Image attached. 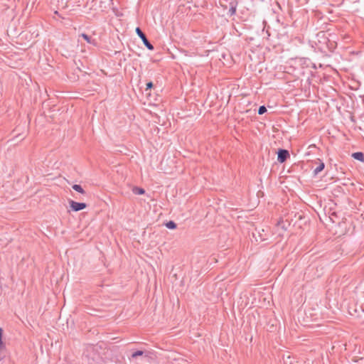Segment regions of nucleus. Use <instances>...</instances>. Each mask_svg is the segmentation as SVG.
Returning <instances> with one entry per match:
<instances>
[{
	"instance_id": "f257e3e1",
	"label": "nucleus",
	"mask_w": 364,
	"mask_h": 364,
	"mask_svg": "<svg viewBox=\"0 0 364 364\" xmlns=\"http://www.w3.org/2000/svg\"><path fill=\"white\" fill-rule=\"evenodd\" d=\"M252 235L257 242H262L267 240V233L264 229L255 228Z\"/></svg>"
},
{
	"instance_id": "f03ea898",
	"label": "nucleus",
	"mask_w": 364,
	"mask_h": 364,
	"mask_svg": "<svg viewBox=\"0 0 364 364\" xmlns=\"http://www.w3.org/2000/svg\"><path fill=\"white\" fill-rule=\"evenodd\" d=\"M136 33H137V35L139 36V37L141 39V41H143L144 46L150 50H154V46H152V44L148 41L146 35L142 32V31L139 28L137 27L136 28Z\"/></svg>"
},
{
	"instance_id": "7ed1b4c3",
	"label": "nucleus",
	"mask_w": 364,
	"mask_h": 364,
	"mask_svg": "<svg viewBox=\"0 0 364 364\" xmlns=\"http://www.w3.org/2000/svg\"><path fill=\"white\" fill-rule=\"evenodd\" d=\"M70 208L73 211H80L87 207V204L85 203H78L73 200L70 201Z\"/></svg>"
},
{
	"instance_id": "20e7f679",
	"label": "nucleus",
	"mask_w": 364,
	"mask_h": 364,
	"mask_svg": "<svg viewBox=\"0 0 364 364\" xmlns=\"http://www.w3.org/2000/svg\"><path fill=\"white\" fill-rule=\"evenodd\" d=\"M277 154V161L279 163H284L289 157V153L286 149H279Z\"/></svg>"
},
{
	"instance_id": "39448f33",
	"label": "nucleus",
	"mask_w": 364,
	"mask_h": 364,
	"mask_svg": "<svg viewBox=\"0 0 364 364\" xmlns=\"http://www.w3.org/2000/svg\"><path fill=\"white\" fill-rule=\"evenodd\" d=\"M352 156L361 162L364 161V154L363 152H355L352 154Z\"/></svg>"
},
{
	"instance_id": "423d86ee",
	"label": "nucleus",
	"mask_w": 364,
	"mask_h": 364,
	"mask_svg": "<svg viewBox=\"0 0 364 364\" xmlns=\"http://www.w3.org/2000/svg\"><path fill=\"white\" fill-rule=\"evenodd\" d=\"M319 161L318 166L314 170V173L315 175H317L318 173H320L325 167V164L323 162H322L321 160L318 159Z\"/></svg>"
},
{
	"instance_id": "0eeeda50",
	"label": "nucleus",
	"mask_w": 364,
	"mask_h": 364,
	"mask_svg": "<svg viewBox=\"0 0 364 364\" xmlns=\"http://www.w3.org/2000/svg\"><path fill=\"white\" fill-rule=\"evenodd\" d=\"M80 36L82 37L88 43L95 45V41L94 39H92V38L88 35L85 33H82Z\"/></svg>"
},
{
	"instance_id": "6e6552de",
	"label": "nucleus",
	"mask_w": 364,
	"mask_h": 364,
	"mask_svg": "<svg viewBox=\"0 0 364 364\" xmlns=\"http://www.w3.org/2000/svg\"><path fill=\"white\" fill-rule=\"evenodd\" d=\"M236 6H237V4H235V3H230V7L229 9V11L228 12V14L229 16H233L236 13Z\"/></svg>"
},
{
	"instance_id": "1a4fd4ad",
	"label": "nucleus",
	"mask_w": 364,
	"mask_h": 364,
	"mask_svg": "<svg viewBox=\"0 0 364 364\" xmlns=\"http://www.w3.org/2000/svg\"><path fill=\"white\" fill-rule=\"evenodd\" d=\"M132 192L136 195H143L145 193V191L142 188L134 186L132 188Z\"/></svg>"
},
{
	"instance_id": "9d476101",
	"label": "nucleus",
	"mask_w": 364,
	"mask_h": 364,
	"mask_svg": "<svg viewBox=\"0 0 364 364\" xmlns=\"http://www.w3.org/2000/svg\"><path fill=\"white\" fill-rule=\"evenodd\" d=\"M73 190H75V191L78 192V193H80L82 194H85V192L84 191V189L82 188V186L80 185H78V184H74L73 186Z\"/></svg>"
},
{
	"instance_id": "9b49d317",
	"label": "nucleus",
	"mask_w": 364,
	"mask_h": 364,
	"mask_svg": "<svg viewBox=\"0 0 364 364\" xmlns=\"http://www.w3.org/2000/svg\"><path fill=\"white\" fill-rule=\"evenodd\" d=\"M166 228L168 229H175L176 228V224L173 221H169L166 224Z\"/></svg>"
},
{
	"instance_id": "f8f14e48",
	"label": "nucleus",
	"mask_w": 364,
	"mask_h": 364,
	"mask_svg": "<svg viewBox=\"0 0 364 364\" xmlns=\"http://www.w3.org/2000/svg\"><path fill=\"white\" fill-rule=\"evenodd\" d=\"M144 352L142 350H136L132 354V358H136L138 356L142 355Z\"/></svg>"
},
{
	"instance_id": "ddd939ff",
	"label": "nucleus",
	"mask_w": 364,
	"mask_h": 364,
	"mask_svg": "<svg viewBox=\"0 0 364 364\" xmlns=\"http://www.w3.org/2000/svg\"><path fill=\"white\" fill-rule=\"evenodd\" d=\"M267 112V108L262 105V106H260L259 107V109H258V114H264L265 112Z\"/></svg>"
},
{
	"instance_id": "4468645a",
	"label": "nucleus",
	"mask_w": 364,
	"mask_h": 364,
	"mask_svg": "<svg viewBox=\"0 0 364 364\" xmlns=\"http://www.w3.org/2000/svg\"><path fill=\"white\" fill-rule=\"evenodd\" d=\"M2 333H3V331L0 328V349H1L4 347V343L2 341Z\"/></svg>"
},
{
	"instance_id": "2eb2a0df",
	"label": "nucleus",
	"mask_w": 364,
	"mask_h": 364,
	"mask_svg": "<svg viewBox=\"0 0 364 364\" xmlns=\"http://www.w3.org/2000/svg\"><path fill=\"white\" fill-rule=\"evenodd\" d=\"M152 87H153V83L151 82H147L146 83V90H148L151 89Z\"/></svg>"
}]
</instances>
